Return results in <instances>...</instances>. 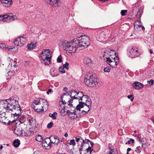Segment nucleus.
Here are the masks:
<instances>
[{"label":"nucleus","mask_w":154,"mask_h":154,"mask_svg":"<svg viewBox=\"0 0 154 154\" xmlns=\"http://www.w3.org/2000/svg\"><path fill=\"white\" fill-rule=\"evenodd\" d=\"M128 55L131 58L137 57L140 55L138 49L136 47H130L128 49Z\"/></svg>","instance_id":"8"},{"label":"nucleus","mask_w":154,"mask_h":154,"mask_svg":"<svg viewBox=\"0 0 154 154\" xmlns=\"http://www.w3.org/2000/svg\"><path fill=\"white\" fill-rule=\"evenodd\" d=\"M57 61L58 63H61L62 62V57L60 55L57 58Z\"/></svg>","instance_id":"43"},{"label":"nucleus","mask_w":154,"mask_h":154,"mask_svg":"<svg viewBox=\"0 0 154 154\" xmlns=\"http://www.w3.org/2000/svg\"><path fill=\"white\" fill-rule=\"evenodd\" d=\"M57 113L56 112H54L53 113H50L49 115V116L53 119H55L56 118V116Z\"/></svg>","instance_id":"33"},{"label":"nucleus","mask_w":154,"mask_h":154,"mask_svg":"<svg viewBox=\"0 0 154 154\" xmlns=\"http://www.w3.org/2000/svg\"><path fill=\"white\" fill-rule=\"evenodd\" d=\"M110 68L109 67H106L104 68L103 71L105 72H109L110 71Z\"/></svg>","instance_id":"47"},{"label":"nucleus","mask_w":154,"mask_h":154,"mask_svg":"<svg viewBox=\"0 0 154 154\" xmlns=\"http://www.w3.org/2000/svg\"><path fill=\"white\" fill-rule=\"evenodd\" d=\"M36 45L35 44L33 43H31L27 45V49L29 50L35 48Z\"/></svg>","instance_id":"28"},{"label":"nucleus","mask_w":154,"mask_h":154,"mask_svg":"<svg viewBox=\"0 0 154 154\" xmlns=\"http://www.w3.org/2000/svg\"><path fill=\"white\" fill-rule=\"evenodd\" d=\"M2 3L11 5L12 4V0H3L2 1Z\"/></svg>","instance_id":"36"},{"label":"nucleus","mask_w":154,"mask_h":154,"mask_svg":"<svg viewBox=\"0 0 154 154\" xmlns=\"http://www.w3.org/2000/svg\"><path fill=\"white\" fill-rule=\"evenodd\" d=\"M135 27L137 28L138 27L140 28H141L142 29H144V27L143 26L141 25L140 21L139 20H137L134 23V27L135 28Z\"/></svg>","instance_id":"21"},{"label":"nucleus","mask_w":154,"mask_h":154,"mask_svg":"<svg viewBox=\"0 0 154 154\" xmlns=\"http://www.w3.org/2000/svg\"><path fill=\"white\" fill-rule=\"evenodd\" d=\"M127 13L126 10H122L121 12V14L122 16H124Z\"/></svg>","instance_id":"44"},{"label":"nucleus","mask_w":154,"mask_h":154,"mask_svg":"<svg viewBox=\"0 0 154 154\" xmlns=\"http://www.w3.org/2000/svg\"><path fill=\"white\" fill-rule=\"evenodd\" d=\"M54 125V123L52 122H51L49 123V128H51Z\"/></svg>","instance_id":"56"},{"label":"nucleus","mask_w":154,"mask_h":154,"mask_svg":"<svg viewBox=\"0 0 154 154\" xmlns=\"http://www.w3.org/2000/svg\"><path fill=\"white\" fill-rule=\"evenodd\" d=\"M68 136V134L67 133H66L65 134H64V136L66 137Z\"/></svg>","instance_id":"64"},{"label":"nucleus","mask_w":154,"mask_h":154,"mask_svg":"<svg viewBox=\"0 0 154 154\" xmlns=\"http://www.w3.org/2000/svg\"><path fill=\"white\" fill-rule=\"evenodd\" d=\"M50 74L53 77L56 76L58 75L57 71L54 68H52L51 69Z\"/></svg>","instance_id":"22"},{"label":"nucleus","mask_w":154,"mask_h":154,"mask_svg":"<svg viewBox=\"0 0 154 154\" xmlns=\"http://www.w3.org/2000/svg\"><path fill=\"white\" fill-rule=\"evenodd\" d=\"M154 81L152 79H151L150 81H147L148 84H149L150 86H151L153 85Z\"/></svg>","instance_id":"52"},{"label":"nucleus","mask_w":154,"mask_h":154,"mask_svg":"<svg viewBox=\"0 0 154 154\" xmlns=\"http://www.w3.org/2000/svg\"><path fill=\"white\" fill-rule=\"evenodd\" d=\"M127 97L128 98L130 99L131 101H133L134 100V97L133 95H131L128 96Z\"/></svg>","instance_id":"50"},{"label":"nucleus","mask_w":154,"mask_h":154,"mask_svg":"<svg viewBox=\"0 0 154 154\" xmlns=\"http://www.w3.org/2000/svg\"><path fill=\"white\" fill-rule=\"evenodd\" d=\"M132 85L133 88L137 90H139L144 86V85L143 84L138 82H134Z\"/></svg>","instance_id":"13"},{"label":"nucleus","mask_w":154,"mask_h":154,"mask_svg":"<svg viewBox=\"0 0 154 154\" xmlns=\"http://www.w3.org/2000/svg\"><path fill=\"white\" fill-rule=\"evenodd\" d=\"M39 153V152L38 151H35V152L33 154H38Z\"/></svg>","instance_id":"59"},{"label":"nucleus","mask_w":154,"mask_h":154,"mask_svg":"<svg viewBox=\"0 0 154 154\" xmlns=\"http://www.w3.org/2000/svg\"><path fill=\"white\" fill-rule=\"evenodd\" d=\"M5 112H3L1 114H0V122L6 124H8V119L7 117H5Z\"/></svg>","instance_id":"12"},{"label":"nucleus","mask_w":154,"mask_h":154,"mask_svg":"<svg viewBox=\"0 0 154 154\" xmlns=\"http://www.w3.org/2000/svg\"><path fill=\"white\" fill-rule=\"evenodd\" d=\"M69 63H66L65 64H64L63 65V66L64 68H66L67 70H68L69 69Z\"/></svg>","instance_id":"51"},{"label":"nucleus","mask_w":154,"mask_h":154,"mask_svg":"<svg viewBox=\"0 0 154 154\" xmlns=\"http://www.w3.org/2000/svg\"><path fill=\"white\" fill-rule=\"evenodd\" d=\"M48 138V137H46L45 140H43L42 142V145L43 148L45 149H47L48 146V144L46 141V140Z\"/></svg>","instance_id":"26"},{"label":"nucleus","mask_w":154,"mask_h":154,"mask_svg":"<svg viewBox=\"0 0 154 154\" xmlns=\"http://www.w3.org/2000/svg\"><path fill=\"white\" fill-rule=\"evenodd\" d=\"M14 133L15 134L18 136H21V129L16 127L14 130Z\"/></svg>","instance_id":"27"},{"label":"nucleus","mask_w":154,"mask_h":154,"mask_svg":"<svg viewBox=\"0 0 154 154\" xmlns=\"http://www.w3.org/2000/svg\"><path fill=\"white\" fill-rule=\"evenodd\" d=\"M86 150L87 152H89L90 154H91V152L92 151V149H91V146H89L88 148L86 149Z\"/></svg>","instance_id":"49"},{"label":"nucleus","mask_w":154,"mask_h":154,"mask_svg":"<svg viewBox=\"0 0 154 154\" xmlns=\"http://www.w3.org/2000/svg\"><path fill=\"white\" fill-rule=\"evenodd\" d=\"M3 18H4L3 15H0V23H1L2 21L4 22V20L3 19Z\"/></svg>","instance_id":"55"},{"label":"nucleus","mask_w":154,"mask_h":154,"mask_svg":"<svg viewBox=\"0 0 154 154\" xmlns=\"http://www.w3.org/2000/svg\"><path fill=\"white\" fill-rule=\"evenodd\" d=\"M79 39H74L72 42L65 41L63 43V49L69 53H74L79 47L84 48L88 46L90 43V39L87 36H80Z\"/></svg>","instance_id":"1"},{"label":"nucleus","mask_w":154,"mask_h":154,"mask_svg":"<svg viewBox=\"0 0 154 154\" xmlns=\"http://www.w3.org/2000/svg\"><path fill=\"white\" fill-rule=\"evenodd\" d=\"M13 73L11 71L8 72L6 76L7 77V79H10L11 77L13 75Z\"/></svg>","instance_id":"31"},{"label":"nucleus","mask_w":154,"mask_h":154,"mask_svg":"<svg viewBox=\"0 0 154 154\" xmlns=\"http://www.w3.org/2000/svg\"><path fill=\"white\" fill-rule=\"evenodd\" d=\"M0 48H1L4 49L5 50L7 49L8 51H10L11 50H13L14 47H8V46L6 45L5 44L1 43L0 44Z\"/></svg>","instance_id":"18"},{"label":"nucleus","mask_w":154,"mask_h":154,"mask_svg":"<svg viewBox=\"0 0 154 154\" xmlns=\"http://www.w3.org/2000/svg\"><path fill=\"white\" fill-rule=\"evenodd\" d=\"M75 139L76 142L78 143H79V142H80L82 143V142H83V140L85 141L81 137H79V138L75 137ZM79 143L78 145V146H79Z\"/></svg>","instance_id":"32"},{"label":"nucleus","mask_w":154,"mask_h":154,"mask_svg":"<svg viewBox=\"0 0 154 154\" xmlns=\"http://www.w3.org/2000/svg\"><path fill=\"white\" fill-rule=\"evenodd\" d=\"M83 62L85 64H88L89 66L91 64V60L89 58L85 57L84 59Z\"/></svg>","instance_id":"24"},{"label":"nucleus","mask_w":154,"mask_h":154,"mask_svg":"<svg viewBox=\"0 0 154 154\" xmlns=\"http://www.w3.org/2000/svg\"><path fill=\"white\" fill-rule=\"evenodd\" d=\"M82 107L80 106V105H77L76 107L73 110V112H71L69 110H67L66 112L69 117L71 119H75L79 118L81 116V108Z\"/></svg>","instance_id":"6"},{"label":"nucleus","mask_w":154,"mask_h":154,"mask_svg":"<svg viewBox=\"0 0 154 154\" xmlns=\"http://www.w3.org/2000/svg\"><path fill=\"white\" fill-rule=\"evenodd\" d=\"M85 141L83 140V142H82V143L81 144L80 147H79V152L82 151L83 146L85 144Z\"/></svg>","instance_id":"40"},{"label":"nucleus","mask_w":154,"mask_h":154,"mask_svg":"<svg viewBox=\"0 0 154 154\" xmlns=\"http://www.w3.org/2000/svg\"><path fill=\"white\" fill-rule=\"evenodd\" d=\"M21 136H26L27 135V133L24 130L22 129H21Z\"/></svg>","instance_id":"39"},{"label":"nucleus","mask_w":154,"mask_h":154,"mask_svg":"<svg viewBox=\"0 0 154 154\" xmlns=\"http://www.w3.org/2000/svg\"><path fill=\"white\" fill-rule=\"evenodd\" d=\"M69 93H70L69 95L71 98H75V94H76V92L75 90H72L69 92Z\"/></svg>","instance_id":"29"},{"label":"nucleus","mask_w":154,"mask_h":154,"mask_svg":"<svg viewBox=\"0 0 154 154\" xmlns=\"http://www.w3.org/2000/svg\"><path fill=\"white\" fill-rule=\"evenodd\" d=\"M69 93L67 92L63 93V94L61 96L60 99L61 100L60 101L59 104L61 105V104L65 105L66 104V102L68 103V105L69 106H72V102L73 100L70 99L69 95Z\"/></svg>","instance_id":"7"},{"label":"nucleus","mask_w":154,"mask_h":154,"mask_svg":"<svg viewBox=\"0 0 154 154\" xmlns=\"http://www.w3.org/2000/svg\"><path fill=\"white\" fill-rule=\"evenodd\" d=\"M10 103V98L8 100H1L0 101V114L2 112H4L3 111L4 109L7 110L8 109V106L9 104Z\"/></svg>","instance_id":"10"},{"label":"nucleus","mask_w":154,"mask_h":154,"mask_svg":"<svg viewBox=\"0 0 154 154\" xmlns=\"http://www.w3.org/2000/svg\"><path fill=\"white\" fill-rule=\"evenodd\" d=\"M134 140L133 139H131L130 140H129L128 141L125 143L126 144H130L131 143H133L134 142Z\"/></svg>","instance_id":"48"},{"label":"nucleus","mask_w":154,"mask_h":154,"mask_svg":"<svg viewBox=\"0 0 154 154\" xmlns=\"http://www.w3.org/2000/svg\"><path fill=\"white\" fill-rule=\"evenodd\" d=\"M59 71L62 73H64L65 72V70L63 67H61L59 69Z\"/></svg>","instance_id":"46"},{"label":"nucleus","mask_w":154,"mask_h":154,"mask_svg":"<svg viewBox=\"0 0 154 154\" xmlns=\"http://www.w3.org/2000/svg\"><path fill=\"white\" fill-rule=\"evenodd\" d=\"M42 137L40 135L38 134L36 137L35 139L37 141L41 142L42 140Z\"/></svg>","instance_id":"35"},{"label":"nucleus","mask_w":154,"mask_h":154,"mask_svg":"<svg viewBox=\"0 0 154 154\" xmlns=\"http://www.w3.org/2000/svg\"><path fill=\"white\" fill-rule=\"evenodd\" d=\"M51 143L50 142L49 143V146L50 147V148H51V146H52V145L51 144Z\"/></svg>","instance_id":"61"},{"label":"nucleus","mask_w":154,"mask_h":154,"mask_svg":"<svg viewBox=\"0 0 154 154\" xmlns=\"http://www.w3.org/2000/svg\"><path fill=\"white\" fill-rule=\"evenodd\" d=\"M84 82L86 85L90 87H94L98 84L97 79L92 72H88L85 75Z\"/></svg>","instance_id":"5"},{"label":"nucleus","mask_w":154,"mask_h":154,"mask_svg":"<svg viewBox=\"0 0 154 154\" xmlns=\"http://www.w3.org/2000/svg\"><path fill=\"white\" fill-rule=\"evenodd\" d=\"M51 92H53V91L52 89H49V93H51Z\"/></svg>","instance_id":"60"},{"label":"nucleus","mask_w":154,"mask_h":154,"mask_svg":"<svg viewBox=\"0 0 154 154\" xmlns=\"http://www.w3.org/2000/svg\"><path fill=\"white\" fill-rule=\"evenodd\" d=\"M103 35V33H101L100 36V39L101 40L103 41L104 39V37L102 36V35Z\"/></svg>","instance_id":"54"},{"label":"nucleus","mask_w":154,"mask_h":154,"mask_svg":"<svg viewBox=\"0 0 154 154\" xmlns=\"http://www.w3.org/2000/svg\"><path fill=\"white\" fill-rule=\"evenodd\" d=\"M131 150V148H128V149H127V151L128 152H129Z\"/></svg>","instance_id":"62"},{"label":"nucleus","mask_w":154,"mask_h":154,"mask_svg":"<svg viewBox=\"0 0 154 154\" xmlns=\"http://www.w3.org/2000/svg\"><path fill=\"white\" fill-rule=\"evenodd\" d=\"M140 142L142 143V147L143 145L146 144V139L145 138H143L141 140H140Z\"/></svg>","instance_id":"38"},{"label":"nucleus","mask_w":154,"mask_h":154,"mask_svg":"<svg viewBox=\"0 0 154 154\" xmlns=\"http://www.w3.org/2000/svg\"><path fill=\"white\" fill-rule=\"evenodd\" d=\"M39 58L43 61L42 62L45 65H48V49L43 50L40 55Z\"/></svg>","instance_id":"9"},{"label":"nucleus","mask_w":154,"mask_h":154,"mask_svg":"<svg viewBox=\"0 0 154 154\" xmlns=\"http://www.w3.org/2000/svg\"><path fill=\"white\" fill-rule=\"evenodd\" d=\"M75 99H78L79 104L77 105H80V106L83 107L84 105H89L91 104L92 102L91 99L87 95H84L82 92H79L75 94Z\"/></svg>","instance_id":"4"},{"label":"nucleus","mask_w":154,"mask_h":154,"mask_svg":"<svg viewBox=\"0 0 154 154\" xmlns=\"http://www.w3.org/2000/svg\"><path fill=\"white\" fill-rule=\"evenodd\" d=\"M8 109L10 110L13 111L14 112L12 116V118H14V120L12 121V122H15L16 124L20 125V126L25 125L24 122L20 120L19 118L23 112L20 106L18 101L14 99L13 97L10 98V103L9 104Z\"/></svg>","instance_id":"2"},{"label":"nucleus","mask_w":154,"mask_h":154,"mask_svg":"<svg viewBox=\"0 0 154 154\" xmlns=\"http://www.w3.org/2000/svg\"><path fill=\"white\" fill-rule=\"evenodd\" d=\"M18 40L20 42V47L23 46L26 42V39L24 37H18Z\"/></svg>","instance_id":"23"},{"label":"nucleus","mask_w":154,"mask_h":154,"mask_svg":"<svg viewBox=\"0 0 154 154\" xmlns=\"http://www.w3.org/2000/svg\"><path fill=\"white\" fill-rule=\"evenodd\" d=\"M14 43L16 46H19L20 47V42L18 40V37L15 38Z\"/></svg>","instance_id":"37"},{"label":"nucleus","mask_w":154,"mask_h":154,"mask_svg":"<svg viewBox=\"0 0 154 154\" xmlns=\"http://www.w3.org/2000/svg\"><path fill=\"white\" fill-rule=\"evenodd\" d=\"M32 108L36 112H43L44 110V109H43L41 104L40 105H38L36 106H33Z\"/></svg>","instance_id":"15"},{"label":"nucleus","mask_w":154,"mask_h":154,"mask_svg":"<svg viewBox=\"0 0 154 154\" xmlns=\"http://www.w3.org/2000/svg\"><path fill=\"white\" fill-rule=\"evenodd\" d=\"M49 65L51 64V54H52L51 52L50 51L49 49Z\"/></svg>","instance_id":"41"},{"label":"nucleus","mask_w":154,"mask_h":154,"mask_svg":"<svg viewBox=\"0 0 154 154\" xmlns=\"http://www.w3.org/2000/svg\"><path fill=\"white\" fill-rule=\"evenodd\" d=\"M60 0H49L50 2L49 4L54 7L58 6V2Z\"/></svg>","instance_id":"20"},{"label":"nucleus","mask_w":154,"mask_h":154,"mask_svg":"<svg viewBox=\"0 0 154 154\" xmlns=\"http://www.w3.org/2000/svg\"><path fill=\"white\" fill-rule=\"evenodd\" d=\"M70 145H72L74 146L75 144V142L74 140H71L70 141V142L69 143Z\"/></svg>","instance_id":"42"},{"label":"nucleus","mask_w":154,"mask_h":154,"mask_svg":"<svg viewBox=\"0 0 154 154\" xmlns=\"http://www.w3.org/2000/svg\"><path fill=\"white\" fill-rule=\"evenodd\" d=\"M4 22H9L10 21H14L17 19L16 16L13 15L12 14L8 13L3 15Z\"/></svg>","instance_id":"11"},{"label":"nucleus","mask_w":154,"mask_h":154,"mask_svg":"<svg viewBox=\"0 0 154 154\" xmlns=\"http://www.w3.org/2000/svg\"><path fill=\"white\" fill-rule=\"evenodd\" d=\"M90 141L88 139H85V143H88V142H90Z\"/></svg>","instance_id":"57"},{"label":"nucleus","mask_w":154,"mask_h":154,"mask_svg":"<svg viewBox=\"0 0 154 154\" xmlns=\"http://www.w3.org/2000/svg\"><path fill=\"white\" fill-rule=\"evenodd\" d=\"M64 105L61 104V105H60L59 104V112L61 113V115H65L66 111L65 110V106Z\"/></svg>","instance_id":"17"},{"label":"nucleus","mask_w":154,"mask_h":154,"mask_svg":"<svg viewBox=\"0 0 154 154\" xmlns=\"http://www.w3.org/2000/svg\"><path fill=\"white\" fill-rule=\"evenodd\" d=\"M86 105V107L87 108V109H86V110H82L81 113V115H82L81 116H83L86 114L90 110V108L91 107V104H90L89 106L88 105Z\"/></svg>","instance_id":"19"},{"label":"nucleus","mask_w":154,"mask_h":154,"mask_svg":"<svg viewBox=\"0 0 154 154\" xmlns=\"http://www.w3.org/2000/svg\"><path fill=\"white\" fill-rule=\"evenodd\" d=\"M14 62V63H15L14 65H13V66L15 67H16L17 66L16 65V64L17 63V62L15 61H14L13 60H12Z\"/></svg>","instance_id":"58"},{"label":"nucleus","mask_w":154,"mask_h":154,"mask_svg":"<svg viewBox=\"0 0 154 154\" xmlns=\"http://www.w3.org/2000/svg\"><path fill=\"white\" fill-rule=\"evenodd\" d=\"M40 102L41 104L42 105L43 109L44 108L46 109L48 107V103L47 100L44 99H40Z\"/></svg>","instance_id":"16"},{"label":"nucleus","mask_w":154,"mask_h":154,"mask_svg":"<svg viewBox=\"0 0 154 154\" xmlns=\"http://www.w3.org/2000/svg\"><path fill=\"white\" fill-rule=\"evenodd\" d=\"M109 149H111V151H109L108 152H107L106 153H105L104 154H116L114 153H112V149L110 148V147H109Z\"/></svg>","instance_id":"53"},{"label":"nucleus","mask_w":154,"mask_h":154,"mask_svg":"<svg viewBox=\"0 0 154 154\" xmlns=\"http://www.w3.org/2000/svg\"><path fill=\"white\" fill-rule=\"evenodd\" d=\"M40 102V99H38L37 100H34L32 103V107L34 106H36L38 105H40L41 104Z\"/></svg>","instance_id":"25"},{"label":"nucleus","mask_w":154,"mask_h":154,"mask_svg":"<svg viewBox=\"0 0 154 154\" xmlns=\"http://www.w3.org/2000/svg\"><path fill=\"white\" fill-rule=\"evenodd\" d=\"M139 10L140 9L139 8H137L135 7L133 9L132 12L133 14L137 12V13L136 14V17L137 16V15L138 14V13L139 12Z\"/></svg>","instance_id":"34"},{"label":"nucleus","mask_w":154,"mask_h":154,"mask_svg":"<svg viewBox=\"0 0 154 154\" xmlns=\"http://www.w3.org/2000/svg\"><path fill=\"white\" fill-rule=\"evenodd\" d=\"M149 51L150 54H152L153 53V51H152V49H150Z\"/></svg>","instance_id":"63"},{"label":"nucleus","mask_w":154,"mask_h":154,"mask_svg":"<svg viewBox=\"0 0 154 154\" xmlns=\"http://www.w3.org/2000/svg\"><path fill=\"white\" fill-rule=\"evenodd\" d=\"M142 147V146L141 147L140 146L137 147H136L135 151L137 153H140L141 152L140 149Z\"/></svg>","instance_id":"45"},{"label":"nucleus","mask_w":154,"mask_h":154,"mask_svg":"<svg viewBox=\"0 0 154 154\" xmlns=\"http://www.w3.org/2000/svg\"><path fill=\"white\" fill-rule=\"evenodd\" d=\"M111 50L107 49L105 50L103 54V57H104V61L112 67H116L118 64L119 61L118 57L115 55H111Z\"/></svg>","instance_id":"3"},{"label":"nucleus","mask_w":154,"mask_h":154,"mask_svg":"<svg viewBox=\"0 0 154 154\" xmlns=\"http://www.w3.org/2000/svg\"><path fill=\"white\" fill-rule=\"evenodd\" d=\"M49 139H50V142L51 143H55L57 145L58 144L59 141L58 138L56 137L55 136H51L49 137Z\"/></svg>","instance_id":"14"},{"label":"nucleus","mask_w":154,"mask_h":154,"mask_svg":"<svg viewBox=\"0 0 154 154\" xmlns=\"http://www.w3.org/2000/svg\"><path fill=\"white\" fill-rule=\"evenodd\" d=\"M20 144V140L18 139L15 140L13 142V145L15 147H17Z\"/></svg>","instance_id":"30"}]
</instances>
